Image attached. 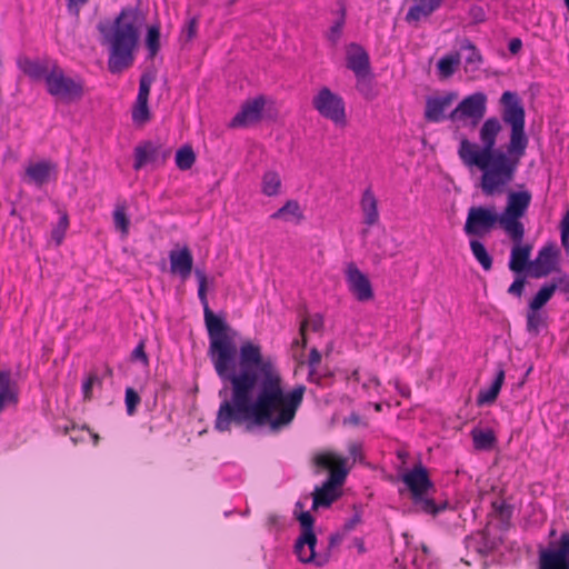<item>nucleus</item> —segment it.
Returning <instances> with one entry per match:
<instances>
[{
	"label": "nucleus",
	"mask_w": 569,
	"mask_h": 569,
	"mask_svg": "<svg viewBox=\"0 0 569 569\" xmlns=\"http://www.w3.org/2000/svg\"><path fill=\"white\" fill-rule=\"evenodd\" d=\"M68 228V214L66 212H61L58 222L53 226L51 230V241H53L57 247H59L62 243Z\"/></svg>",
	"instance_id": "33"
},
{
	"label": "nucleus",
	"mask_w": 569,
	"mask_h": 569,
	"mask_svg": "<svg viewBox=\"0 0 569 569\" xmlns=\"http://www.w3.org/2000/svg\"><path fill=\"white\" fill-rule=\"evenodd\" d=\"M87 1L88 0H68L69 9L77 14L80 7L83 6Z\"/></svg>",
	"instance_id": "50"
},
{
	"label": "nucleus",
	"mask_w": 569,
	"mask_h": 569,
	"mask_svg": "<svg viewBox=\"0 0 569 569\" xmlns=\"http://www.w3.org/2000/svg\"><path fill=\"white\" fill-rule=\"evenodd\" d=\"M557 287L558 284L556 282L542 286L529 302V307H531V309H541L551 299Z\"/></svg>",
	"instance_id": "30"
},
{
	"label": "nucleus",
	"mask_w": 569,
	"mask_h": 569,
	"mask_svg": "<svg viewBox=\"0 0 569 569\" xmlns=\"http://www.w3.org/2000/svg\"><path fill=\"white\" fill-rule=\"evenodd\" d=\"M271 218L298 223L303 219V210L297 200H288L280 209L271 214Z\"/></svg>",
	"instance_id": "25"
},
{
	"label": "nucleus",
	"mask_w": 569,
	"mask_h": 569,
	"mask_svg": "<svg viewBox=\"0 0 569 569\" xmlns=\"http://www.w3.org/2000/svg\"><path fill=\"white\" fill-rule=\"evenodd\" d=\"M132 119L137 123H144L149 120L148 100H137L132 110Z\"/></svg>",
	"instance_id": "38"
},
{
	"label": "nucleus",
	"mask_w": 569,
	"mask_h": 569,
	"mask_svg": "<svg viewBox=\"0 0 569 569\" xmlns=\"http://www.w3.org/2000/svg\"><path fill=\"white\" fill-rule=\"evenodd\" d=\"M558 251L553 246L543 247L537 258L531 261L529 267L530 276L542 278L551 273L557 268Z\"/></svg>",
	"instance_id": "14"
},
{
	"label": "nucleus",
	"mask_w": 569,
	"mask_h": 569,
	"mask_svg": "<svg viewBox=\"0 0 569 569\" xmlns=\"http://www.w3.org/2000/svg\"><path fill=\"white\" fill-rule=\"evenodd\" d=\"M91 437L93 439V443L97 445L98 443V440H99V436L96 435V433H91Z\"/></svg>",
	"instance_id": "54"
},
{
	"label": "nucleus",
	"mask_w": 569,
	"mask_h": 569,
	"mask_svg": "<svg viewBox=\"0 0 569 569\" xmlns=\"http://www.w3.org/2000/svg\"><path fill=\"white\" fill-rule=\"evenodd\" d=\"M458 94L449 92L443 96L428 98L426 101L425 117L428 121L439 122L445 119V113L457 100Z\"/></svg>",
	"instance_id": "18"
},
{
	"label": "nucleus",
	"mask_w": 569,
	"mask_h": 569,
	"mask_svg": "<svg viewBox=\"0 0 569 569\" xmlns=\"http://www.w3.org/2000/svg\"><path fill=\"white\" fill-rule=\"evenodd\" d=\"M113 223L117 230H119L123 237L129 233L130 221L127 216L126 203H118L113 211Z\"/></svg>",
	"instance_id": "32"
},
{
	"label": "nucleus",
	"mask_w": 569,
	"mask_h": 569,
	"mask_svg": "<svg viewBox=\"0 0 569 569\" xmlns=\"http://www.w3.org/2000/svg\"><path fill=\"white\" fill-rule=\"evenodd\" d=\"M282 181L274 170H268L261 178V192L267 197H277L281 193Z\"/></svg>",
	"instance_id": "27"
},
{
	"label": "nucleus",
	"mask_w": 569,
	"mask_h": 569,
	"mask_svg": "<svg viewBox=\"0 0 569 569\" xmlns=\"http://www.w3.org/2000/svg\"><path fill=\"white\" fill-rule=\"evenodd\" d=\"M360 451H361V445L360 443H351L349 446V453L352 457L353 460H357L360 458Z\"/></svg>",
	"instance_id": "49"
},
{
	"label": "nucleus",
	"mask_w": 569,
	"mask_h": 569,
	"mask_svg": "<svg viewBox=\"0 0 569 569\" xmlns=\"http://www.w3.org/2000/svg\"><path fill=\"white\" fill-rule=\"evenodd\" d=\"M525 288L523 279H516L508 289V292L515 296H521Z\"/></svg>",
	"instance_id": "48"
},
{
	"label": "nucleus",
	"mask_w": 569,
	"mask_h": 569,
	"mask_svg": "<svg viewBox=\"0 0 569 569\" xmlns=\"http://www.w3.org/2000/svg\"><path fill=\"white\" fill-rule=\"evenodd\" d=\"M226 393H227V387H224L223 389H221V390L219 391V396H220V397L226 396Z\"/></svg>",
	"instance_id": "55"
},
{
	"label": "nucleus",
	"mask_w": 569,
	"mask_h": 569,
	"mask_svg": "<svg viewBox=\"0 0 569 569\" xmlns=\"http://www.w3.org/2000/svg\"><path fill=\"white\" fill-rule=\"evenodd\" d=\"M140 402L139 395L132 389H126V407L129 416H132L136 411L137 406Z\"/></svg>",
	"instance_id": "40"
},
{
	"label": "nucleus",
	"mask_w": 569,
	"mask_h": 569,
	"mask_svg": "<svg viewBox=\"0 0 569 569\" xmlns=\"http://www.w3.org/2000/svg\"><path fill=\"white\" fill-rule=\"evenodd\" d=\"M379 387H380V382L377 377H371V378H369L368 381L363 382V388L368 389V390L371 388L378 390Z\"/></svg>",
	"instance_id": "51"
},
{
	"label": "nucleus",
	"mask_w": 569,
	"mask_h": 569,
	"mask_svg": "<svg viewBox=\"0 0 569 569\" xmlns=\"http://www.w3.org/2000/svg\"><path fill=\"white\" fill-rule=\"evenodd\" d=\"M317 467L330 470L329 479L313 492L312 507H328L339 496V488L348 473L347 460L333 452H323L315 457Z\"/></svg>",
	"instance_id": "5"
},
{
	"label": "nucleus",
	"mask_w": 569,
	"mask_h": 569,
	"mask_svg": "<svg viewBox=\"0 0 569 569\" xmlns=\"http://www.w3.org/2000/svg\"><path fill=\"white\" fill-rule=\"evenodd\" d=\"M313 108L323 118L330 120L338 127L347 124V114L343 99L332 92L329 88H321L312 99Z\"/></svg>",
	"instance_id": "9"
},
{
	"label": "nucleus",
	"mask_w": 569,
	"mask_h": 569,
	"mask_svg": "<svg viewBox=\"0 0 569 569\" xmlns=\"http://www.w3.org/2000/svg\"><path fill=\"white\" fill-rule=\"evenodd\" d=\"M56 62H51L48 60L40 59H29V58H20L18 61V67L20 70L27 74L32 80H43L47 82V78L56 66Z\"/></svg>",
	"instance_id": "19"
},
{
	"label": "nucleus",
	"mask_w": 569,
	"mask_h": 569,
	"mask_svg": "<svg viewBox=\"0 0 569 569\" xmlns=\"http://www.w3.org/2000/svg\"><path fill=\"white\" fill-rule=\"evenodd\" d=\"M486 106V94L482 92H475L460 101L456 109L450 113V119L452 121L470 119L476 123L485 116L487 109Z\"/></svg>",
	"instance_id": "11"
},
{
	"label": "nucleus",
	"mask_w": 569,
	"mask_h": 569,
	"mask_svg": "<svg viewBox=\"0 0 569 569\" xmlns=\"http://www.w3.org/2000/svg\"><path fill=\"white\" fill-rule=\"evenodd\" d=\"M48 93L62 102L80 100L84 94V84L80 78L68 77L61 67L53 66L46 82Z\"/></svg>",
	"instance_id": "8"
},
{
	"label": "nucleus",
	"mask_w": 569,
	"mask_h": 569,
	"mask_svg": "<svg viewBox=\"0 0 569 569\" xmlns=\"http://www.w3.org/2000/svg\"><path fill=\"white\" fill-rule=\"evenodd\" d=\"M197 33V20L192 18L189 20L188 24L181 31V40L184 42L191 41Z\"/></svg>",
	"instance_id": "43"
},
{
	"label": "nucleus",
	"mask_w": 569,
	"mask_h": 569,
	"mask_svg": "<svg viewBox=\"0 0 569 569\" xmlns=\"http://www.w3.org/2000/svg\"><path fill=\"white\" fill-rule=\"evenodd\" d=\"M472 439L477 449H489L495 442V435L490 430H473Z\"/></svg>",
	"instance_id": "35"
},
{
	"label": "nucleus",
	"mask_w": 569,
	"mask_h": 569,
	"mask_svg": "<svg viewBox=\"0 0 569 569\" xmlns=\"http://www.w3.org/2000/svg\"><path fill=\"white\" fill-rule=\"evenodd\" d=\"M143 24L144 18L134 8H126L113 20L98 24L101 44L108 49L111 73H120L133 64Z\"/></svg>",
	"instance_id": "3"
},
{
	"label": "nucleus",
	"mask_w": 569,
	"mask_h": 569,
	"mask_svg": "<svg viewBox=\"0 0 569 569\" xmlns=\"http://www.w3.org/2000/svg\"><path fill=\"white\" fill-rule=\"evenodd\" d=\"M345 24V11L342 10L341 17L333 23L328 33V38L331 42H337L341 36V31Z\"/></svg>",
	"instance_id": "41"
},
{
	"label": "nucleus",
	"mask_w": 569,
	"mask_h": 569,
	"mask_svg": "<svg viewBox=\"0 0 569 569\" xmlns=\"http://www.w3.org/2000/svg\"><path fill=\"white\" fill-rule=\"evenodd\" d=\"M320 360H321L320 352L317 349H312L310 351V356H309V367H310L309 379L311 381H317L315 378V371H316L318 365L320 363Z\"/></svg>",
	"instance_id": "44"
},
{
	"label": "nucleus",
	"mask_w": 569,
	"mask_h": 569,
	"mask_svg": "<svg viewBox=\"0 0 569 569\" xmlns=\"http://www.w3.org/2000/svg\"><path fill=\"white\" fill-rule=\"evenodd\" d=\"M531 198L528 190L508 192L506 208L500 214L493 207H471L463 230L469 236L481 237L499 224L513 241H519L525 233L520 219L527 212Z\"/></svg>",
	"instance_id": "4"
},
{
	"label": "nucleus",
	"mask_w": 569,
	"mask_h": 569,
	"mask_svg": "<svg viewBox=\"0 0 569 569\" xmlns=\"http://www.w3.org/2000/svg\"><path fill=\"white\" fill-rule=\"evenodd\" d=\"M303 507L305 505L301 501H298L295 506V515L301 526V533L296 541L295 552L301 562H313L320 567L328 561V556L316 552L317 538L312 530L313 518L308 511H303Z\"/></svg>",
	"instance_id": "6"
},
{
	"label": "nucleus",
	"mask_w": 569,
	"mask_h": 569,
	"mask_svg": "<svg viewBox=\"0 0 569 569\" xmlns=\"http://www.w3.org/2000/svg\"><path fill=\"white\" fill-rule=\"evenodd\" d=\"M360 209L363 217V223L371 227L379 221L378 200L371 188H367L360 199Z\"/></svg>",
	"instance_id": "23"
},
{
	"label": "nucleus",
	"mask_w": 569,
	"mask_h": 569,
	"mask_svg": "<svg viewBox=\"0 0 569 569\" xmlns=\"http://www.w3.org/2000/svg\"><path fill=\"white\" fill-rule=\"evenodd\" d=\"M442 0H412L405 20L409 24H417L428 19L440 6Z\"/></svg>",
	"instance_id": "20"
},
{
	"label": "nucleus",
	"mask_w": 569,
	"mask_h": 569,
	"mask_svg": "<svg viewBox=\"0 0 569 569\" xmlns=\"http://www.w3.org/2000/svg\"><path fill=\"white\" fill-rule=\"evenodd\" d=\"M500 102L501 120L496 117L486 119L478 131L479 142L462 138L458 148L462 163L481 171L479 187L487 197L507 191L529 144L525 108L518 96L505 91Z\"/></svg>",
	"instance_id": "2"
},
{
	"label": "nucleus",
	"mask_w": 569,
	"mask_h": 569,
	"mask_svg": "<svg viewBox=\"0 0 569 569\" xmlns=\"http://www.w3.org/2000/svg\"><path fill=\"white\" fill-rule=\"evenodd\" d=\"M264 107V99L257 97L244 102L240 111L233 117L230 126L233 128H244L259 121Z\"/></svg>",
	"instance_id": "15"
},
{
	"label": "nucleus",
	"mask_w": 569,
	"mask_h": 569,
	"mask_svg": "<svg viewBox=\"0 0 569 569\" xmlns=\"http://www.w3.org/2000/svg\"><path fill=\"white\" fill-rule=\"evenodd\" d=\"M170 271L177 274L182 281L187 280L192 271L193 257L190 249L184 246L169 252Z\"/></svg>",
	"instance_id": "16"
},
{
	"label": "nucleus",
	"mask_w": 569,
	"mask_h": 569,
	"mask_svg": "<svg viewBox=\"0 0 569 569\" xmlns=\"http://www.w3.org/2000/svg\"><path fill=\"white\" fill-rule=\"evenodd\" d=\"M503 380H505V371L502 369H500L497 372V376H496L495 380L492 381V383L488 388L479 391L478 397H477V403L479 406L492 403L497 399V397L500 392Z\"/></svg>",
	"instance_id": "26"
},
{
	"label": "nucleus",
	"mask_w": 569,
	"mask_h": 569,
	"mask_svg": "<svg viewBox=\"0 0 569 569\" xmlns=\"http://www.w3.org/2000/svg\"><path fill=\"white\" fill-rule=\"evenodd\" d=\"M146 47L150 57H154L158 53L160 49V28L158 26H151L148 28Z\"/></svg>",
	"instance_id": "36"
},
{
	"label": "nucleus",
	"mask_w": 569,
	"mask_h": 569,
	"mask_svg": "<svg viewBox=\"0 0 569 569\" xmlns=\"http://www.w3.org/2000/svg\"><path fill=\"white\" fill-rule=\"evenodd\" d=\"M470 249L473 257L481 264L483 270L489 271L492 267V258L487 251L483 243H481L479 240H471Z\"/></svg>",
	"instance_id": "31"
},
{
	"label": "nucleus",
	"mask_w": 569,
	"mask_h": 569,
	"mask_svg": "<svg viewBox=\"0 0 569 569\" xmlns=\"http://www.w3.org/2000/svg\"><path fill=\"white\" fill-rule=\"evenodd\" d=\"M18 401V390L16 382L11 378L9 370L0 369V412Z\"/></svg>",
	"instance_id": "22"
},
{
	"label": "nucleus",
	"mask_w": 569,
	"mask_h": 569,
	"mask_svg": "<svg viewBox=\"0 0 569 569\" xmlns=\"http://www.w3.org/2000/svg\"><path fill=\"white\" fill-rule=\"evenodd\" d=\"M170 149L163 148L159 143L146 141L134 149L133 169L140 170L147 164H162L170 157Z\"/></svg>",
	"instance_id": "12"
},
{
	"label": "nucleus",
	"mask_w": 569,
	"mask_h": 569,
	"mask_svg": "<svg viewBox=\"0 0 569 569\" xmlns=\"http://www.w3.org/2000/svg\"><path fill=\"white\" fill-rule=\"evenodd\" d=\"M461 57L458 52L443 56L437 63V71L440 79L450 78L460 66Z\"/></svg>",
	"instance_id": "28"
},
{
	"label": "nucleus",
	"mask_w": 569,
	"mask_h": 569,
	"mask_svg": "<svg viewBox=\"0 0 569 569\" xmlns=\"http://www.w3.org/2000/svg\"><path fill=\"white\" fill-rule=\"evenodd\" d=\"M539 569H569V532L540 550Z\"/></svg>",
	"instance_id": "10"
},
{
	"label": "nucleus",
	"mask_w": 569,
	"mask_h": 569,
	"mask_svg": "<svg viewBox=\"0 0 569 569\" xmlns=\"http://www.w3.org/2000/svg\"><path fill=\"white\" fill-rule=\"evenodd\" d=\"M522 47V42L520 39L515 38L509 42V50L511 53H517Z\"/></svg>",
	"instance_id": "52"
},
{
	"label": "nucleus",
	"mask_w": 569,
	"mask_h": 569,
	"mask_svg": "<svg viewBox=\"0 0 569 569\" xmlns=\"http://www.w3.org/2000/svg\"><path fill=\"white\" fill-rule=\"evenodd\" d=\"M323 326V319L320 315H313L310 318L302 321L300 326V333L302 336V347L306 346V331L311 329L313 331H319Z\"/></svg>",
	"instance_id": "37"
},
{
	"label": "nucleus",
	"mask_w": 569,
	"mask_h": 569,
	"mask_svg": "<svg viewBox=\"0 0 569 569\" xmlns=\"http://www.w3.org/2000/svg\"><path fill=\"white\" fill-rule=\"evenodd\" d=\"M526 328L529 333L538 335L546 326V313L541 309L528 308Z\"/></svg>",
	"instance_id": "29"
},
{
	"label": "nucleus",
	"mask_w": 569,
	"mask_h": 569,
	"mask_svg": "<svg viewBox=\"0 0 569 569\" xmlns=\"http://www.w3.org/2000/svg\"><path fill=\"white\" fill-rule=\"evenodd\" d=\"M194 276L209 333V356L217 375L230 383L231 390L230 398L220 403L214 428L224 432L232 423L268 427L271 431L289 427L302 403L306 387L287 390L274 360L263 355L259 343L244 340L237 349L236 332L209 308L204 270L196 268Z\"/></svg>",
	"instance_id": "1"
},
{
	"label": "nucleus",
	"mask_w": 569,
	"mask_h": 569,
	"mask_svg": "<svg viewBox=\"0 0 569 569\" xmlns=\"http://www.w3.org/2000/svg\"><path fill=\"white\" fill-rule=\"evenodd\" d=\"M375 409H376L377 411H380V410H381V405H380V403H376V405H375Z\"/></svg>",
	"instance_id": "57"
},
{
	"label": "nucleus",
	"mask_w": 569,
	"mask_h": 569,
	"mask_svg": "<svg viewBox=\"0 0 569 569\" xmlns=\"http://www.w3.org/2000/svg\"><path fill=\"white\" fill-rule=\"evenodd\" d=\"M338 542L337 538L336 537H331V541H330V545L333 546Z\"/></svg>",
	"instance_id": "56"
},
{
	"label": "nucleus",
	"mask_w": 569,
	"mask_h": 569,
	"mask_svg": "<svg viewBox=\"0 0 569 569\" xmlns=\"http://www.w3.org/2000/svg\"><path fill=\"white\" fill-rule=\"evenodd\" d=\"M402 481L406 483L411 493L413 506L417 510L436 515L445 508L438 506L431 497L432 483L429 480L427 470L422 466H416L411 471L402 476Z\"/></svg>",
	"instance_id": "7"
},
{
	"label": "nucleus",
	"mask_w": 569,
	"mask_h": 569,
	"mask_svg": "<svg viewBox=\"0 0 569 569\" xmlns=\"http://www.w3.org/2000/svg\"><path fill=\"white\" fill-rule=\"evenodd\" d=\"M462 49H467L469 54L466 57V62L470 64H478L481 60L479 52L476 50L475 46L471 43H467L462 46Z\"/></svg>",
	"instance_id": "45"
},
{
	"label": "nucleus",
	"mask_w": 569,
	"mask_h": 569,
	"mask_svg": "<svg viewBox=\"0 0 569 569\" xmlns=\"http://www.w3.org/2000/svg\"><path fill=\"white\" fill-rule=\"evenodd\" d=\"M99 381V378L96 375H90L88 379L82 385V393L84 399L91 398L92 387L94 383Z\"/></svg>",
	"instance_id": "46"
},
{
	"label": "nucleus",
	"mask_w": 569,
	"mask_h": 569,
	"mask_svg": "<svg viewBox=\"0 0 569 569\" xmlns=\"http://www.w3.org/2000/svg\"><path fill=\"white\" fill-rule=\"evenodd\" d=\"M347 67L353 71L357 79H365L370 71L369 57L365 49L356 43H351L347 48Z\"/></svg>",
	"instance_id": "17"
},
{
	"label": "nucleus",
	"mask_w": 569,
	"mask_h": 569,
	"mask_svg": "<svg viewBox=\"0 0 569 569\" xmlns=\"http://www.w3.org/2000/svg\"><path fill=\"white\" fill-rule=\"evenodd\" d=\"M196 161V154L191 147L184 146L176 153V164L180 170L190 169Z\"/></svg>",
	"instance_id": "34"
},
{
	"label": "nucleus",
	"mask_w": 569,
	"mask_h": 569,
	"mask_svg": "<svg viewBox=\"0 0 569 569\" xmlns=\"http://www.w3.org/2000/svg\"><path fill=\"white\" fill-rule=\"evenodd\" d=\"M345 276L349 291L358 301L366 302L373 298L370 280L353 262L347 264Z\"/></svg>",
	"instance_id": "13"
},
{
	"label": "nucleus",
	"mask_w": 569,
	"mask_h": 569,
	"mask_svg": "<svg viewBox=\"0 0 569 569\" xmlns=\"http://www.w3.org/2000/svg\"><path fill=\"white\" fill-rule=\"evenodd\" d=\"M560 231H561V244L563 248H569V209L566 211L565 216L560 222Z\"/></svg>",
	"instance_id": "42"
},
{
	"label": "nucleus",
	"mask_w": 569,
	"mask_h": 569,
	"mask_svg": "<svg viewBox=\"0 0 569 569\" xmlns=\"http://www.w3.org/2000/svg\"><path fill=\"white\" fill-rule=\"evenodd\" d=\"M132 358L140 360L144 366L148 365V357L144 352V343L142 341L132 351Z\"/></svg>",
	"instance_id": "47"
},
{
	"label": "nucleus",
	"mask_w": 569,
	"mask_h": 569,
	"mask_svg": "<svg viewBox=\"0 0 569 569\" xmlns=\"http://www.w3.org/2000/svg\"><path fill=\"white\" fill-rule=\"evenodd\" d=\"M54 173V166L49 161L32 162L27 166L24 180L28 183L42 186L47 183Z\"/></svg>",
	"instance_id": "21"
},
{
	"label": "nucleus",
	"mask_w": 569,
	"mask_h": 569,
	"mask_svg": "<svg viewBox=\"0 0 569 569\" xmlns=\"http://www.w3.org/2000/svg\"><path fill=\"white\" fill-rule=\"evenodd\" d=\"M522 238L519 241H513L515 244L511 249L509 268L515 272H521L528 264L532 246L528 243L521 242Z\"/></svg>",
	"instance_id": "24"
},
{
	"label": "nucleus",
	"mask_w": 569,
	"mask_h": 569,
	"mask_svg": "<svg viewBox=\"0 0 569 569\" xmlns=\"http://www.w3.org/2000/svg\"><path fill=\"white\" fill-rule=\"evenodd\" d=\"M360 521L358 516H355L348 523H346V527L348 529H353L355 526Z\"/></svg>",
	"instance_id": "53"
},
{
	"label": "nucleus",
	"mask_w": 569,
	"mask_h": 569,
	"mask_svg": "<svg viewBox=\"0 0 569 569\" xmlns=\"http://www.w3.org/2000/svg\"><path fill=\"white\" fill-rule=\"evenodd\" d=\"M152 82H153V77L151 74L144 73L141 76L137 100H148L149 99V93H150Z\"/></svg>",
	"instance_id": "39"
}]
</instances>
